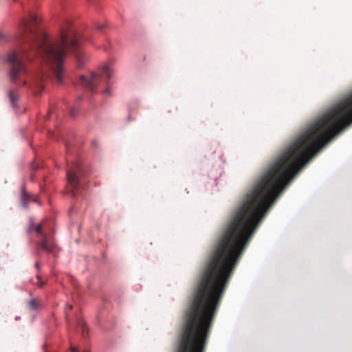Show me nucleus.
I'll use <instances>...</instances> for the list:
<instances>
[{
  "label": "nucleus",
  "instance_id": "obj_1",
  "mask_svg": "<svg viewBox=\"0 0 352 352\" xmlns=\"http://www.w3.org/2000/svg\"><path fill=\"white\" fill-rule=\"evenodd\" d=\"M19 32V47L10 51L7 56L11 82L19 87L28 85L36 94H41L43 82L49 78V74L43 71L32 77V82L29 84L24 63L25 59L30 60L32 56H38L51 75L62 84L64 59L68 54L78 50L82 41L80 35L67 25L56 39L50 41L39 27L38 19L34 14H32L30 19L23 20Z\"/></svg>",
  "mask_w": 352,
  "mask_h": 352
},
{
  "label": "nucleus",
  "instance_id": "obj_2",
  "mask_svg": "<svg viewBox=\"0 0 352 352\" xmlns=\"http://www.w3.org/2000/svg\"><path fill=\"white\" fill-rule=\"evenodd\" d=\"M113 72V69L109 65H105L102 67L100 74L91 73L89 76H80V83L89 90L93 91L101 82L102 76H106L107 78H110Z\"/></svg>",
  "mask_w": 352,
  "mask_h": 352
},
{
  "label": "nucleus",
  "instance_id": "obj_3",
  "mask_svg": "<svg viewBox=\"0 0 352 352\" xmlns=\"http://www.w3.org/2000/svg\"><path fill=\"white\" fill-rule=\"evenodd\" d=\"M82 175V168L79 163H74L70 165L67 171V177L69 188L74 197L76 196L80 189L79 182Z\"/></svg>",
  "mask_w": 352,
  "mask_h": 352
},
{
  "label": "nucleus",
  "instance_id": "obj_4",
  "mask_svg": "<svg viewBox=\"0 0 352 352\" xmlns=\"http://www.w3.org/2000/svg\"><path fill=\"white\" fill-rule=\"evenodd\" d=\"M43 224H38L36 228V232L38 234L41 241L38 243L39 248L48 252L52 253L56 248L54 242L45 233L43 232Z\"/></svg>",
  "mask_w": 352,
  "mask_h": 352
},
{
  "label": "nucleus",
  "instance_id": "obj_5",
  "mask_svg": "<svg viewBox=\"0 0 352 352\" xmlns=\"http://www.w3.org/2000/svg\"><path fill=\"white\" fill-rule=\"evenodd\" d=\"M10 102L13 107L17 106V101L19 98V93L16 89H10L8 94Z\"/></svg>",
  "mask_w": 352,
  "mask_h": 352
},
{
  "label": "nucleus",
  "instance_id": "obj_6",
  "mask_svg": "<svg viewBox=\"0 0 352 352\" xmlns=\"http://www.w3.org/2000/svg\"><path fill=\"white\" fill-rule=\"evenodd\" d=\"M31 195L28 194L24 189L22 190V201L25 206L27 203L30 201Z\"/></svg>",
  "mask_w": 352,
  "mask_h": 352
},
{
  "label": "nucleus",
  "instance_id": "obj_7",
  "mask_svg": "<svg viewBox=\"0 0 352 352\" xmlns=\"http://www.w3.org/2000/svg\"><path fill=\"white\" fill-rule=\"evenodd\" d=\"M29 308L32 310H36L38 307V302L35 299H32L28 303Z\"/></svg>",
  "mask_w": 352,
  "mask_h": 352
},
{
  "label": "nucleus",
  "instance_id": "obj_8",
  "mask_svg": "<svg viewBox=\"0 0 352 352\" xmlns=\"http://www.w3.org/2000/svg\"><path fill=\"white\" fill-rule=\"evenodd\" d=\"M76 59L78 62V66L82 67V56L80 54H76Z\"/></svg>",
  "mask_w": 352,
  "mask_h": 352
},
{
  "label": "nucleus",
  "instance_id": "obj_9",
  "mask_svg": "<svg viewBox=\"0 0 352 352\" xmlns=\"http://www.w3.org/2000/svg\"><path fill=\"white\" fill-rule=\"evenodd\" d=\"M37 279H38V282L36 283V285L39 287H43V285H45V283L42 280H40V276L38 275L36 276Z\"/></svg>",
  "mask_w": 352,
  "mask_h": 352
},
{
  "label": "nucleus",
  "instance_id": "obj_10",
  "mask_svg": "<svg viewBox=\"0 0 352 352\" xmlns=\"http://www.w3.org/2000/svg\"><path fill=\"white\" fill-rule=\"evenodd\" d=\"M104 94H107V95H110V94H111V90H110V88H109V87L107 88V89L104 90Z\"/></svg>",
  "mask_w": 352,
  "mask_h": 352
},
{
  "label": "nucleus",
  "instance_id": "obj_11",
  "mask_svg": "<svg viewBox=\"0 0 352 352\" xmlns=\"http://www.w3.org/2000/svg\"><path fill=\"white\" fill-rule=\"evenodd\" d=\"M96 28L98 30H102L104 28V25L101 24H98L96 25Z\"/></svg>",
  "mask_w": 352,
  "mask_h": 352
},
{
  "label": "nucleus",
  "instance_id": "obj_12",
  "mask_svg": "<svg viewBox=\"0 0 352 352\" xmlns=\"http://www.w3.org/2000/svg\"><path fill=\"white\" fill-rule=\"evenodd\" d=\"M6 38V36L0 32V39H4Z\"/></svg>",
  "mask_w": 352,
  "mask_h": 352
},
{
  "label": "nucleus",
  "instance_id": "obj_13",
  "mask_svg": "<svg viewBox=\"0 0 352 352\" xmlns=\"http://www.w3.org/2000/svg\"><path fill=\"white\" fill-rule=\"evenodd\" d=\"M70 114L72 116H74L75 115V110L74 109H72L71 112H70Z\"/></svg>",
  "mask_w": 352,
  "mask_h": 352
},
{
  "label": "nucleus",
  "instance_id": "obj_14",
  "mask_svg": "<svg viewBox=\"0 0 352 352\" xmlns=\"http://www.w3.org/2000/svg\"><path fill=\"white\" fill-rule=\"evenodd\" d=\"M35 266H36V268H39V267H40L39 263L36 262V264H35Z\"/></svg>",
  "mask_w": 352,
  "mask_h": 352
},
{
  "label": "nucleus",
  "instance_id": "obj_15",
  "mask_svg": "<svg viewBox=\"0 0 352 352\" xmlns=\"http://www.w3.org/2000/svg\"><path fill=\"white\" fill-rule=\"evenodd\" d=\"M68 309L69 310H71L72 309V305H68Z\"/></svg>",
  "mask_w": 352,
  "mask_h": 352
}]
</instances>
